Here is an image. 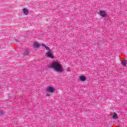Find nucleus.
I'll use <instances>...</instances> for the list:
<instances>
[{"label":"nucleus","instance_id":"f257e3e1","mask_svg":"<svg viewBox=\"0 0 127 127\" xmlns=\"http://www.w3.org/2000/svg\"><path fill=\"white\" fill-rule=\"evenodd\" d=\"M51 68H52L56 72L58 73H62L64 72V67L59 62H54L51 65Z\"/></svg>","mask_w":127,"mask_h":127},{"label":"nucleus","instance_id":"f03ea898","mask_svg":"<svg viewBox=\"0 0 127 127\" xmlns=\"http://www.w3.org/2000/svg\"><path fill=\"white\" fill-rule=\"evenodd\" d=\"M42 46H43V47H45V49L48 50V52L46 53L47 56L49 57V58L54 59V55L53 54V52L51 50L50 51V48L47 46L45 45L44 44H42Z\"/></svg>","mask_w":127,"mask_h":127},{"label":"nucleus","instance_id":"7ed1b4c3","mask_svg":"<svg viewBox=\"0 0 127 127\" xmlns=\"http://www.w3.org/2000/svg\"><path fill=\"white\" fill-rule=\"evenodd\" d=\"M47 91H48V92H50L51 93H53V92L55 91V88L52 86H49L47 89Z\"/></svg>","mask_w":127,"mask_h":127},{"label":"nucleus","instance_id":"20e7f679","mask_svg":"<svg viewBox=\"0 0 127 127\" xmlns=\"http://www.w3.org/2000/svg\"><path fill=\"white\" fill-rule=\"evenodd\" d=\"M100 15L102 16V17H106L107 16V13L105 11H100Z\"/></svg>","mask_w":127,"mask_h":127},{"label":"nucleus","instance_id":"39448f33","mask_svg":"<svg viewBox=\"0 0 127 127\" xmlns=\"http://www.w3.org/2000/svg\"><path fill=\"white\" fill-rule=\"evenodd\" d=\"M23 12L24 14L27 15V14H28V9L27 8H24L23 9Z\"/></svg>","mask_w":127,"mask_h":127},{"label":"nucleus","instance_id":"423d86ee","mask_svg":"<svg viewBox=\"0 0 127 127\" xmlns=\"http://www.w3.org/2000/svg\"><path fill=\"white\" fill-rule=\"evenodd\" d=\"M80 80L82 82H84V81H85V80H86V77H85L84 76H81L80 77Z\"/></svg>","mask_w":127,"mask_h":127},{"label":"nucleus","instance_id":"0eeeda50","mask_svg":"<svg viewBox=\"0 0 127 127\" xmlns=\"http://www.w3.org/2000/svg\"><path fill=\"white\" fill-rule=\"evenodd\" d=\"M34 47H39V46H41V44H39L37 43L33 44Z\"/></svg>","mask_w":127,"mask_h":127},{"label":"nucleus","instance_id":"6e6552de","mask_svg":"<svg viewBox=\"0 0 127 127\" xmlns=\"http://www.w3.org/2000/svg\"><path fill=\"white\" fill-rule=\"evenodd\" d=\"M113 118L114 120H117L118 119V115H117V114H114V115H113Z\"/></svg>","mask_w":127,"mask_h":127},{"label":"nucleus","instance_id":"1a4fd4ad","mask_svg":"<svg viewBox=\"0 0 127 127\" xmlns=\"http://www.w3.org/2000/svg\"><path fill=\"white\" fill-rule=\"evenodd\" d=\"M122 65L125 67V66H126L127 65V62H126V61H124L122 62Z\"/></svg>","mask_w":127,"mask_h":127},{"label":"nucleus","instance_id":"9d476101","mask_svg":"<svg viewBox=\"0 0 127 127\" xmlns=\"http://www.w3.org/2000/svg\"><path fill=\"white\" fill-rule=\"evenodd\" d=\"M47 96H49V94H47Z\"/></svg>","mask_w":127,"mask_h":127}]
</instances>
